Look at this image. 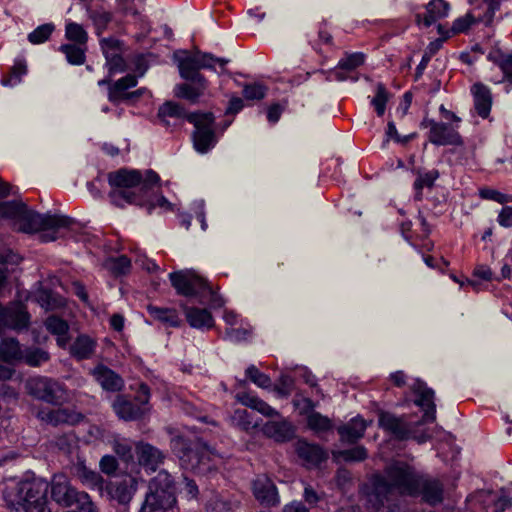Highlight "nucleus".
Wrapping results in <instances>:
<instances>
[{"mask_svg": "<svg viewBox=\"0 0 512 512\" xmlns=\"http://www.w3.org/2000/svg\"><path fill=\"white\" fill-rule=\"evenodd\" d=\"M111 202L117 207L125 204L137 205L151 214L156 207L170 209V202L158 193L160 177L153 170H147L145 176L138 170L119 169L108 174Z\"/></svg>", "mask_w": 512, "mask_h": 512, "instance_id": "obj_1", "label": "nucleus"}, {"mask_svg": "<svg viewBox=\"0 0 512 512\" xmlns=\"http://www.w3.org/2000/svg\"><path fill=\"white\" fill-rule=\"evenodd\" d=\"M421 473L403 461L386 466L382 474L371 478V488L366 493L369 508L378 511L387 506L394 512L398 508L396 496L417 497Z\"/></svg>", "mask_w": 512, "mask_h": 512, "instance_id": "obj_2", "label": "nucleus"}, {"mask_svg": "<svg viewBox=\"0 0 512 512\" xmlns=\"http://www.w3.org/2000/svg\"><path fill=\"white\" fill-rule=\"evenodd\" d=\"M49 484L41 478L10 481L3 498L11 512H51L48 507Z\"/></svg>", "mask_w": 512, "mask_h": 512, "instance_id": "obj_3", "label": "nucleus"}, {"mask_svg": "<svg viewBox=\"0 0 512 512\" xmlns=\"http://www.w3.org/2000/svg\"><path fill=\"white\" fill-rule=\"evenodd\" d=\"M170 448L179 459L181 466L191 471L204 470L202 466H205L216 456L215 449L202 439L197 436L191 438L184 433H178L171 437Z\"/></svg>", "mask_w": 512, "mask_h": 512, "instance_id": "obj_4", "label": "nucleus"}, {"mask_svg": "<svg viewBox=\"0 0 512 512\" xmlns=\"http://www.w3.org/2000/svg\"><path fill=\"white\" fill-rule=\"evenodd\" d=\"M169 279L178 295L196 297L199 303L208 302L212 308H220L224 305L223 298L213 291L208 282L192 272H172L169 274Z\"/></svg>", "mask_w": 512, "mask_h": 512, "instance_id": "obj_5", "label": "nucleus"}, {"mask_svg": "<svg viewBox=\"0 0 512 512\" xmlns=\"http://www.w3.org/2000/svg\"><path fill=\"white\" fill-rule=\"evenodd\" d=\"M187 121L195 128L192 134L195 150L202 154L207 153L217 143L213 129L215 121L213 113L192 112L187 115Z\"/></svg>", "mask_w": 512, "mask_h": 512, "instance_id": "obj_6", "label": "nucleus"}, {"mask_svg": "<svg viewBox=\"0 0 512 512\" xmlns=\"http://www.w3.org/2000/svg\"><path fill=\"white\" fill-rule=\"evenodd\" d=\"M20 229L26 233H34L44 230H57L59 228H68L74 223V219L57 214H40L29 210L26 206L20 220Z\"/></svg>", "mask_w": 512, "mask_h": 512, "instance_id": "obj_7", "label": "nucleus"}, {"mask_svg": "<svg viewBox=\"0 0 512 512\" xmlns=\"http://www.w3.org/2000/svg\"><path fill=\"white\" fill-rule=\"evenodd\" d=\"M26 387L30 395L52 405H62L69 400L65 385L52 378H31Z\"/></svg>", "mask_w": 512, "mask_h": 512, "instance_id": "obj_8", "label": "nucleus"}, {"mask_svg": "<svg viewBox=\"0 0 512 512\" xmlns=\"http://www.w3.org/2000/svg\"><path fill=\"white\" fill-rule=\"evenodd\" d=\"M378 422L381 428L392 434L397 440L413 438L418 443H424L430 438V435L425 432L418 434L417 427L421 425V422L408 423L403 417H397L389 412H381Z\"/></svg>", "mask_w": 512, "mask_h": 512, "instance_id": "obj_9", "label": "nucleus"}, {"mask_svg": "<svg viewBox=\"0 0 512 512\" xmlns=\"http://www.w3.org/2000/svg\"><path fill=\"white\" fill-rule=\"evenodd\" d=\"M179 69L181 78L186 80L185 83L177 84L174 88V95L177 98L185 99L192 104H196L202 97L208 87V81L202 74H192L187 67L183 70Z\"/></svg>", "mask_w": 512, "mask_h": 512, "instance_id": "obj_10", "label": "nucleus"}, {"mask_svg": "<svg viewBox=\"0 0 512 512\" xmlns=\"http://www.w3.org/2000/svg\"><path fill=\"white\" fill-rule=\"evenodd\" d=\"M421 125L425 128H429L428 139L434 145L461 146L464 143L461 135L457 130L458 126L454 127L448 123L437 122L428 118H425Z\"/></svg>", "mask_w": 512, "mask_h": 512, "instance_id": "obj_11", "label": "nucleus"}, {"mask_svg": "<svg viewBox=\"0 0 512 512\" xmlns=\"http://www.w3.org/2000/svg\"><path fill=\"white\" fill-rule=\"evenodd\" d=\"M29 321L30 315L22 302H12L6 307L0 305V330L2 328L22 330L28 327Z\"/></svg>", "mask_w": 512, "mask_h": 512, "instance_id": "obj_12", "label": "nucleus"}, {"mask_svg": "<svg viewBox=\"0 0 512 512\" xmlns=\"http://www.w3.org/2000/svg\"><path fill=\"white\" fill-rule=\"evenodd\" d=\"M412 391L417 395L415 404L423 411V417L419 421L421 425L425 422H434L436 419V405L434 402L435 393L426 383L420 379L415 380L411 386Z\"/></svg>", "mask_w": 512, "mask_h": 512, "instance_id": "obj_13", "label": "nucleus"}, {"mask_svg": "<svg viewBox=\"0 0 512 512\" xmlns=\"http://www.w3.org/2000/svg\"><path fill=\"white\" fill-rule=\"evenodd\" d=\"M255 499L263 506L274 507L280 503V497L274 482L265 474L257 475L252 481Z\"/></svg>", "mask_w": 512, "mask_h": 512, "instance_id": "obj_14", "label": "nucleus"}, {"mask_svg": "<svg viewBox=\"0 0 512 512\" xmlns=\"http://www.w3.org/2000/svg\"><path fill=\"white\" fill-rule=\"evenodd\" d=\"M37 416L42 422L52 426L75 425L84 418L82 414L67 408L43 409Z\"/></svg>", "mask_w": 512, "mask_h": 512, "instance_id": "obj_15", "label": "nucleus"}, {"mask_svg": "<svg viewBox=\"0 0 512 512\" xmlns=\"http://www.w3.org/2000/svg\"><path fill=\"white\" fill-rule=\"evenodd\" d=\"M175 491L176 488L173 477L166 470H161L150 481L149 491L147 492V494L159 496L161 498L163 496H165V498L169 497L170 502L177 504Z\"/></svg>", "mask_w": 512, "mask_h": 512, "instance_id": "obj_16", "label": "nucleus"}, {"mask_svg": "<svg viewBox=\"0 0 512 512\" xmlns=\"http://www.w3.org/2000/svg\"><path fill=\"white\" fill-rule=\"evenodd\" d=\"M278 418V420L266 422L262 427V431L264 435L276 442H288L295 435V427L289 420L281 417V415Z\"/></svg>", "mask_w": 512, "mask_h": 512, "instance_id": "obj_17", "label": "nucleus"}, {"mask_svg": "<svg viewBox=\"0 0 512 512\" xmlns=\"http://www.w3.org/2000/svg\"><path fill=\"white\" fill-rule=\"evenodd\" d=\"M296 453L308 468L317 467L328 459L327 452L321 446L305 440L296 443Z\"/></svg>", "mask_w": 512, "mask_h": 512, "instance_id": "obj_18", "label": "nucleus"}, {"mask_svg": "<svg viewBox=\"0 0 512 512\" xmlns=\"http://www.w3.org/2000/svg\"><path fill=\"white\" fill-rule=\"evenodd\" d=\"M443 484L436 478H432L427 474L421 473V480L418 484V496L430 504L436 505L443 501Z\"/></svg>", "mask_w": 512, "mask_h": 512, "instance_id": "obj_19", "label": "nucleus"}, {"mask_svg": "<svg viewBox=\"0 0 512 512\" xmlns=\"http://www.w3.org/2000/svg\"><path fill=\"white\" fill-rule=\"evenodd\" d=\"M77 489L73 487L64 475H55L51 483L52 499L64 507L73 506L72 498Z\"/></svg>", "mask_w": 512, "mask_h": 512, "instance_id": "obj_20", "label": "nucleus"}, {"mask_svg": "<svg viewBox=\"0 0 512 512\" xmlns=\"http://www.w3.org/2000/svg\"><path fill=\"white\" fill-rule=\"evenodd\" d=\"M91 374L105 391L118 392L124 387L122 377L103 364H98Z\"/></svg>", "mask_w": 512, "mask_h": 512, "instance_id": "obj_21", "label": "nucleus"}, {"mask_svg": "<svg viewBox=\"0 0 512 512\" xmlns=\"http://www.w3.org/2000/svg\"><path fill=\"white\" fill-rule=\"evenodd\" d=\"M216 56L211 53H204L200 50H196L192 55H186L184 58L178 60V68L185 69L186 67L190 69V73L196 75L201 74L200 69H210L215 70L214 68V60Z\"/></svg>", "mask_w": 512, "mask_h": 512, "instance_id": "obj_22", "label": "nucleus"}, {"mask_svg": "<svg viewBox=\"0 0 512 512\" xmlns=\"http://www.w3.org/2000/svg\"><path fill=\"white\" fill-rule=\"evenodd\" d=\"M188 324L195 329L209 330L214 327L215 321L211 312L206 308L189 307L181 304Z\"/></svg>", "mask_w": 512, "mask_h": 512, "instance_id": "obj_23", "label": "nucleus"}, {"mask_svg": "<svg viewBox=\"0 0 512 512\" xmlns=\"http://www.w3.org/2000/svg\"><path fill=\"white\" fill-rule=\"evenodd\" d=\"M135 450L139 463L152 471H155L165 459L163 452L149 443L139 442Z\"/></svg>", "mask_w": 512, "mask_h": 512, "instance_id": "obj_24", "label": "nucleus"}, {"mask_svg": "<svg viewBox=\"0 0 512 512\" xmlns=\"http://www.w3.org/2000/svg\"><path fill=\"white\" fill-rule=\"evenodd\" d=\"M450 5L445 0H431L426 5V13L424 15L418 13L415 15V20L418 25L430 27L437 20L448 15Z\"/></svg>", "mask_w": 512, "mask_h": 512, "instance_id": "obj_25", "label": "nucleus"}, {"mask_svg": "<svg viewBox=\"0 0 512 512\" xmlns=\"http://www.w3.org/2000/svg\"><path fill=\"white\" fill-rule=\"evenodd\" d=\"M136 85L137 78L135 75H125L110 85L108 89V100L115 105L120 103L128 104V94L130 93L128 90Z\"/></svg>", "mask_w": 512, "mask_h": 512, "instance_id": "obj_26", "label": "nucleus"}, {"mask_svg": "<svg viewBox=\"0 0 512 512\" xmlns=\"http://www.w3.org/2000/svg\"><path fill=\"white\" fill-rule=\"evenodd\" d=\"M471 93L474 98V108L477 114L482 118H487L492 107V93L489 87L483 83H475L471 87Z\"/></svg>", "mask_w": 512, "mask_h": 512, "instance_id": "obj_27", "label": "nucleus"}, {"mask_svg": "<svg viewBox=\"0 0 512 512\" xmlns=\"http://www.w3.org/2000/svg\"><path fill=\"white\" fill-rule=\"evenodd\" d=\"M72 471L84 486L99 491L103 489V477L98 472L88 468L84 461L75 463Z\"/></svg>", "mask_w": 512, "mask_h": 512, "instance_id": "obj_28", "label": "nucleus"}, {"mask_svg": "<svg viewBox=\"0 0 512 512\" xmlns=\"http://www.w3.org/2000/svg\"><path fill=\"white\" fill-rule=\"evenodd\" d=\"M146 309L153 320L158 321L167 327H179L182 323L179 313L175 308L159 307L149 304Z\"/></svg>", "mask_w": 512, "mask_h": 512, "instance_id": "obj_29", "label": "nucleus"}, {"mask_svg": "<svg viewBox=\"0 0 512 512\" xmlns=\"http://www.w3.org/2000/svg\"><path fill=\"white\" fill-rule=\"evenodd\" d=\"M366 428L367 424L365 420L360 417H355L347 424L339 426L337 432L342 441L352 444L363 437Z\"/></svg>", "mask_w": 512, "mask_h": 512, "instance_id": "obj_30", "label": "nucleus"}, {"mask_svg": "<svg viewBox=\"0 0 512 512\" xmlns=\"http://www.w3.org/2000/svg\"><path fill=\"white\" fill-rule=\"evenodd\" d=\"M364 61L365 55L361 52L346 53L345 57L338 62L336 70L333 71L335 79L338 81H345L347 76L340 70H345L348 72L353 71L363 65Z\"/></svg>", "mask_w": 512, "mask_h": 512, "instance_id": "obj_31", "label": "nucleus"}, {"mask_svg": "<svg viewBox=\"0 0 512 512\" xmlns=\"http://www.w3.org/2000/svg\"><path fill=\"white\" fill-rule=\"evenodd\" d=\"M176 504L169 501V497L162 498L146 493L138 512H175Z\"/></svg>", "mask_w": 512, "mask_h": 512, "instance_id": "obj_32", "label": "nucleus"}, {"mask_svg": "<svg viewBox=\"0 0 512 512\" xmlns=\"http://www.w3.org/2000/svg\"><path fill=\"white\" fill-rule=\"evenodd\" d=\"M46 329L53 335L57 336V344L60 347H65L68 343V323L59 318L58 316L52 315L45 320Z\"/></svg>", "mask_w": 512, "mask_h": 512, "instance_id": "obj_33", "label": "nucleus"}, {"mask_svg": "<svg viewBox=\"0 0 512 512\" xmlns=\"http://www.w3.org/2000/svg\"><path fill=\"white\" fill-rule=\"evenodd\" d=\"M239 501L227 495H214L206 504V512H235Z\"/></svg>", "mask_w": 512, "mask_h": 512, "instance_id": "obj_34", "label": "nucleus"}, {"mask_svg": "<svg viewBox=\"0 0 512 512\" xmlns=\"http://www.w3.org/2000/svg\"><path fill=\"white\" fill-rule=\"evenodd\" d=\"M113 409L117 416L123 420L131 421L138 419L142 412L141 409L131 401L118 397L113 403Z\"/></svg>", "mask_w": 512, "mask_h": 512, "instance_id": "obj_35", "label": "nucleus"}, {"mask_svg": "<svg viewBox=\"0 0 512 512\" xmlns=\"http://www.w3.org/2000/svg\"><path fill=\"white\" fill-rule=\"evenodd\" d=\"M88 47L77 44H62L59 51L65 55L67 62L74 66L83 65L86 61V52Z\"/></svg>", "mask_w": 512, "mask_h": 512, "instance_id": "obj_36", "label": "nucleus"}, {"mask_svg": "<svg viewBox=\"0 0 512 512\" xmlns=\"http://www.w3.org/2000/svg\"><path fill=\"white\" fill-rule=\"evenodd\" d=\"M87 16L92 21L97 36H100L112 21V13L103 8L87 7Z\"/></svg>", "mask_w": 512, "mask_h": 512, "instance_id": "obj_37", "label": "nucleus"}, {"mask_svg": "<svg viewBox=\"0 0 512 512\" xmlns=\"http://www.w3.org/2000/svg\"><path fill=\"white\" fill-rule=\"evenodd\" d=\"M23 350L19 342L14 338H7L0 341V359L5 362L20 361Z\"/></svg>", "mask_w": 512, "mask_h": 512, "instance_id": "obj_38", "label": "nucleus"}, {"mask_svg": "<svg viewBox=\"0 0 512 512\" xmlns=\"http://www.w3.org/2000/svg\"><path fill=\"white\" fill-rule=\"evenodd\" d=\"M95 347V341L88 336L81 335L72 344L71 354L79 360L88 359L94 353Z\"/></svg>", "mask_w": 512, "mask_h": 512, "instance_id": "obj_39", "label": "nucleus"}, {"mask_svg": "<svg viewBox=\"0 0 512 512\" xmlns=\"http://www.w3.org/2000/svg\"><path fill=\"white\" fill-rule=\"evenodd\" d=\"M35 300L45 310H53L64 305V299L62 297L46 288L37 290Z\"/></svg>", "mask_w": 512, "mask_h": 512, "instance_id": "obj_40", "label": "nucleus"}, {"mask_svg": "<svg viewBox=\"0 0 512 512\" xmlns=\"http://www.w3.org/2000/svg\"><path fill=\"white\" fill-rule=\"evenodd\" d=\"M188 114L181 104L167 101L159 107L157 116L165 126H168L169 122L166 117L187 119Z\"/></svg>", "mask_w": 512, "mask_h": 512, "instance_id": "obj_41", "label": "nucleus"}, {"mask_svg": "<svg viewBox=\"0 0 512 512\" xmlns=\"http://www.w3.org/2000/svg\"><path fill=\"white\" fill-rule=\"evenodd\" d=\"M65 38L70 44L87 46L88 33L84 27L76 22H68L65 25Z\"/></svg>", "mask_w": 512, "mask_h": 512, "instance_id": "obj_42", "label": "nucleus"}, {"mask_svg": "<svg viewBox=\"0 0 512 512\" xmlns=\"http://www.w3.org/2000/svg\"><path fill=\"white\" fill-rule=\"evenodd\" d=\"M307 426L310 430L319 434L332 430L333 423L327 416L319 412H312L307 416Z\"/></svg>", "mask_w": 512, "mask_h": 512, "instance_id": "obj_43", "label": "nucleus"}, {"mask_svg": "<svg viewBox=\"0 0 512 512\" xmlns=\"http://www.w3.org/2000/svg\"><path fill=\"white\" fill-rule=\"evenodd\" d=\"M50 359V355L47 351L32 347L23 350L22 361L32 367H38Z\"/></svg>", "mask_w": 512, "mask_h": 512, "instance_id": "obj_44", "label": "nucleus"}, {"mask_svg": "<svg viewBox=\"0 0 512 512\" xmlns=\"http://www.w3.org/2000/svg\"><path fill=\"white\" fill-rule=\"evenodd\" d=\"M26 206L25 203L17 200L2 202L0 203V214L19 221Z\"/></svg>", "mask_w": 512, "mask_h": 512, "instance_id": "obj_45", "label": "nucleus"}, {"mask_svg": "<svg viewBox=\"0 0 512 512\" xmlns=\"http://www.w3.org/2000/svg\"><path fill=\"white\" fill-rule=\"evenodd\" d=\"M106 266L108 270L115 276L126 275L131 269V261L125 256L121 255L116 258H110Z\"/></svg>", "mask_w": 512, "mask_h": 512, "instance_id": "obj_46", "label": "nucleus"}, {"mask_svg": "<svg viewBox=\"0 0 512 512\" xmlns=\"http://www.w3.org/2000/svg\"><path fill=\"white\" fill-rule=\"evenodd\" d=\"M439 171L436 169L430 170L425 173H418V177L414 182V188L417 190V198L421 199V191L424 187L431 188L434 182L439 178Z\"/></svg>", "mask_w": 512, "mask_h": 512, "instance_id": "obj_47", "label": "nucleus"}, {"mask_svg": "<svg viewBox=\"0 0 512 512\" xmlns=\"http://www.w3.org/2000/svg\"><path fill=\"white\" fill-rule=\"evenodd\" d=\"M73 506H76L81 512H99L97 505L92 501L88 493L76 491L72 498Z\"/></svg>", "mask_w": 512, "mask_h": 512, "instance_id": "obj_48", "label": "nucleus"}, {"mask_svg": "<svg viewBox=\"0 0 512 512\" xmlns=\"http://www.w3.org/2000/svg\"><path fill=\"white\" fill-rule=\"evenodd\" d=\"M54 29L53 23L42 24L28 34V40L32 44H42L50 38Z\"/></svg>", "mask_w": 512, "mask_h": 512, "instance_id": "obj_49", "label": "nucleus"}, {"mask_svg": "<svg viewBox=\"0 0 512 512\" xmlns=\"http://www.w3.org/2000/svg\"><path fill=\"white\" fill-rule=\"evenodd\" d=\"M245 373L246 377L258 387L269 388L271 386V378L262 373L255 365L248 366Z\"/></svg>", "mask_w": 512, "mask_h": 512, "instance_id": "obj_50", "label": "nucleus"}, {"mask_svg": "<svg viewBox=\"0 0 512 512\" xmlns=\"http://www.w3.org/2000/svg\"><path fill=\"white\" fill-rule=\"evenodd\" d=\"M135 493V488L133 486H129L126 483H119L115 486L112 497L117 500L119 504L127 505L133 498Z\"/></svg>", "mask_w": 512, "mask_h": 512, "instance_id": "obj_51", "label": "nucleus"}, {"mask_svg": "<svg viewBox=\"0 0 512 512\" xmlns=\"http://www.w3.org/2000/svg\"><path fill=\"white\" fill-rule=\"evenodd\" d=\"M113 451L126 463L133 462L134 456L132 445L126 439H116L113 441Z\"/></svg>", "mask_w": 512, "mask_h": 512, "instance_id": "obj_52", "label": "nucleus"}, {"mask_svg": "<svg viewBox=\"0 0 512 512\" xmlns=\"http://www.w3.org/2000/svg\"><path fill=\"white\" fill-rule=\"evenodd\" d=\"M99 45L105 58L121 53L123 48V43L114 37L101 38Z\"/></svg>", "mask_w": 512, "mask_h": 512, "instance_id": "obj_53", "label": "nucleus"}, {"mask_svg": "<svg viewBox=\"0 0 512 512\" xmlns=\"http://www.w3.org/2000/svg\"><path fill=\"white\" fill-rule=\"evenodd\" d=\"M388 92L382 83L377 85L376 95L372 99L371 103L374 106L377 115L382 116L385 113L386 103L388 101Z\"/></svg>", "mask_w": 512, "mask_h": 512, "instance_id": "obj_54", "label": "nucleus"}, {"mask_svg": "<svg viewBox=\"0 0 512 512\" xmlns=\"http://www.w3.org/2000/svg\"><path fill=\"white\" fill-rule=\"evenodd\" d=\"M479 196L482 199L492 200L499 204H506L512 202V195L504 194L498 190L491 188H482L479 190Z\"/></svg>", "mask_w": 512, "mask_h": 512, "instance_id": "obj_55", "label": "nucleus"}, {"mask_svg": "<svg viewBox=\"0 0 512 512\" xmlns=\"http://www.w3.org/2000/svg\"><path fill=\"white\" fill-rule=\"evenodd\" d=\"M267 87L259 84H246L243 88V96L247 100H261L265 97Z\"/></svg>", "mask_w": 512, "mask_h": 512, "instance_id": "obj_56", "label": "nucleus"}, {"mask_svg": "<svg viewBox=\"0 0 512 512\" xmlns=\"http://www.w3.org/2000/svg\"><path fill=\"white\" fill-rule=\"evenodd\" d=\"M495 64L500 68L503 73V82H507L512 85V53L501 55Z\"/></svg>", "mask_w": 512, "mask_h": 512, "instance_id": "obj_57", "label": "nucleus"}, {"mask_svg": "<svg viewBox=\"0 0 512 512\" xmlns=\"http://www.w3.org/2000/svg\"><path fill=\"white\" fill-rule=\"evenodd\" d=\"M105 60L106 67L108 68L110 76H112L115 73L124 72L127 69L126 62L122 57L121 53L107 56Z\"/></svg>", "mask_w": 512, "mask_h": 512, "instance_id": "obj_58", "label": "nucleus"}, {"mask_svg": "<svg viewBox=\"0 0 512 512\" xmlns=\"http://www.w3.org/2000/svg\"><path fill=\"white\" fill-rule=\"evenodd\" d=\"M480 21L482 19H476L471 13H467L464 17H460L453 22L451 31L454 34L465 32L472 24Z\"/></svg>", "mask_w": 512, "mask_h": 512, "instance_id": "obj_59", "label": "nucleus"}, {"mask_svg": "<svg viewBox=\"0 0 512 512\" xmlns=\"http://www.w3.org/2000/svg\"><path fill=\"white\" fill-rule=\"evenodd\" d=\"M293 386H294V379L290 375L282 374L279 377L278 382L275 385L274 390L280 396L288 397L291 394L292 390H293Z\"/></svg>", "mask_w": 512, "mask_h": 512, "instance_id": "obj_60", "label": "nucleus"}, {"mask_svg": "<svg viewBox=\"0 0 512 512\" xmlns=\"http://www.w3.org/2000/svg\"><path fill=\"white\" fill-rule=\"evenodd\" d=\"M345 461H363L367 458V450L363 446H356L340 452Z\"/></svg>", "mask_w": 512, "mask_h": 512, "instance_id": "obj_61", "label": "nucleus"}, {"mask_svg": "<svg viewBox=\"0 0 512 512\" xmlns=\"http://www.w3.org/2000/svg\"><path fill=\"white\" fill-rule=\"evenodd\" d=\"M250 335V330L247 328L239 327V328H227L225 330L224 339L229 340L231 342L237 343L243 340H246Z\"/></svg>", "mask_w": 512, "mask_h": 512, "instance_id": "obj_62", "label": "nucleus"}, {"mask_svg": "<svg viewBox=\"0 0 512 512\" xmlns=\"http://www.w3.org/2000/svg\"><path fill=\"white\" fill-rule=\"evenodd\" d=\"M386 136H387V140L393 139L397 143L406 144L414 138L415 134L401 136L398 133L394 122L390 121V122H388V125H387Z\"/></svg>", "mask_w": 512, "mask_h": 512, "instance_id": "obj_63", "label": "nucleus"}, {"mask_svg": "<svg viewBox=\"0 0 512 512\" xmlns=\"http://www.w3.org/2000/svg\"><path fill=\"white\" fill-rule=\"evenodd\" d=\"M100 469L107 475H112L118 469V463L114 456L104 455L99 462Z\"/></svg>", "mask_w": 512, "mask_h": 512, "instance_id": "obj_64", "label": "nucleus"}]
</instances>
